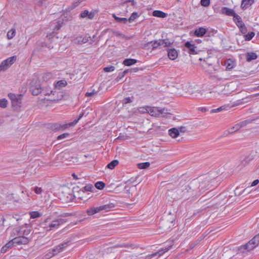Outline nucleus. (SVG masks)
<instances>
[{
    "label": "nucleus",
    "instance_id": "f257e3e1",
    "mask_svg": "<svg viewBox=\"0 0 259 259\" xmlns=\"http://www.w3.org/2000/svg\"><path fill=\"white\" fill-rule=\"evenodd\" d=\"M44 223H50L49 227H57L63 225L67 222V219L62 217H55V214H51L47 217L44 221Z\"/></svg>",
    "mask_w": 259,
    "mask_h": 259
},
{
    "label": "nucleus",
    "instance_id": "f03ea898",
    "mask_svg": "<svg viewBox=\"0 0 259 259\" xmlns=\"http://www.w3.org/2000/svg\"><path fill=\"white\" fill-rule=\"evenodd\" d=\"M259 244V233L245 245L240 246L239 250L242 252L252 250Z\"/></svg>",
    "mask_w": 259,
    "mask_h": 259
},
{
    "label": "nucleus",
    "instance_id": "7ed1b4c3",
    "mask_svg": "<svg viewBox=\"0 0 259 259\" xmlns=\"http://www.w3.org/2000/svg\"><path fill=\"white\" fill-rule=\"evenodd\" d=\"M63 22L61 20H55L51 22L50 28L53 30L52 33L47 34V38L50 40H53L54 38H58L56 36L57 31L62 26Z\"/></svg>",
    "mask_w": 259,
    "mask_h": 259
},
{
    "label": "nucleus",
    "instance_id": "20e7f679",
    "mask_svg": "<svg viewBox=\"0 0 259 259\" xmlns=\"http://www.w3.org/2000/svg\"><path fill=\"white\" fill-rule=\"evenodd\" d=\"M115 247H125L127 248L134 249L136 247V245L134 244L131 243H121L120 244H118L115 246L108 248L107 250L103 254V257L104 259H112L114 257V256L112 255L110 256L109 253H111L113 252V250L114 249Z\"/></svg>",
    "mask_w": 259,
    "mask_h": 259
},
{
    "label": "nucleus",
    "instance_id": "39448f33",
    "mask_svg": "<svg viewBox=\"0 0 259 259\" xmlns=\"http://www.w3.org/2000/svg\"><path fill=\"white\" fill-rule=\"evenodd\" d=\"M17 56L14 55L3 60L0 64V72L9 69L17 60Z\"/></svg>",
    "mask_w": 259,
    "mask_h": 259
},
{
    "label": "nucleus",
    "instance_id": "423d86ee",
    "mask_svg": "<svg viewBox=\"0 0 259 259\" xmlns=\"http://www.w3.org/2000/svg\"><path fill=\"white\" fill-rule=\"evenodd\" d=\"M23 228H15L14 229L13 231L17 232V234L16 235L18 236L13 239L15 244H25L27 242V239L21 236L22 234L21 233L20 230Z\"/></svg>",
    "mask_w": 259,
    "mask_h": 259
},
{
    "label": "nucleus",
    "instance_id": "0eeeda50",
    "mask_svg": "<svg viewBox=\"0 0 259 259\" xmlns=\"http://www.w3.org/2000/svg\"><path fill=\"white\" fill-rule=\"evenodd\" d=\"M8 97L11 101L12 106L14 107H20L21 104L22 95L21 94L16 95L12 93L8 94Z\"/></svg>",
    "mask_w": 259,
    "mask_h": 259
},
{
    "label": "nucleus",
    "instance_id": "6e6552de",
    "mask_svg": "<svg viewBox=\"0 0 259 259\" xmlns=\"http://www.w3.org/2000/svg\"><path fill=\"white\" fill-rule=\"evenodd\" d=\"M252 121L251 120H246L242 121L238 123H237L234 126H233L231 128L228 130L229 134H232L239 130H240L241 127L245 126L248 124L251 123Z\"/></svg>",
    "mask_w": 259,
    "mask_h": 259
},
{
    "label": "nucleus",
    "instance_id": "1a4fd4ad",
    "mask_svg": "<svg viewBox=\"0 0 259 259\" xmlns=\"http://www.w3.org/2000/svg\"><path fill=\"white\" fill-rule=\"evenodd\" d=\"M184 46L186 48L185 50L190 55H196L198 53V51L196 50V47L195 44H192L191 42L188 41L185 43Z\"/></svg>",
    "mask_w": 259,
    "mask_h": 259
},
{
    "label": "nucleus",
    "instance_id": "9d476101",
    "mask_svg": "<svg viewBox=\"0 0 259 259\" xmlns=\"http://www.w3.org/2000/svg\"><path fill=\"white\" fill-rule=\"evenodd\" d=\"M74 125H75V124L74 123V122L73 121L68 123L63 124H59V123H55L53 125V128L54 130H58V131L59 130H64L69 127L70 126H74Z\"/></svg>",
    "mask_w": 259,
    "mask_h": 259
},
{
    "label": "nucleus",
    "instance_id": "9b49d317",
    "mask_svg": "<svg viewBox=\"0 0 259 259\" xmlns=\"http://www.w3.org/2000/svg\"><path fill=\"white\" fill-rule=\"evenodd\" d=\"M167 52L168 57L170 60H175L178 57V52L174 48L167 49Z\"/></svg>",
    "mask_w": 259,
    "mask_h": 259
},
{
    "label": "nucleus",
    "instance_id": "f8f14e48",
    "mask_svg": "<svg viewBox=\"0 0 259 259\" xmlns=\"http://www.w3.org/2000/svg\"><path fill=\"white\" fill-rule=\"evenodd\" d=\"M172 245L173 244L171 243L169 245H168V246L165 247V248L159 250L157 252H156L154 253L151 254L150 256H151V257L156 255H158L159 256H160L162 254H163L164 252L169 250L172 247Z\"/></svg>",
    "mask_w": 259,
    "mask_h": 259
},
{
    "label": "nucleus",
    "instance_id": "ddd939ff",
    "mask_svg": "<svg viewBox=\"0 0 259 259\" xmlns=\"http://www.w3.org/2000/svg\"><path fill=\"white\" fill-rule=\"evenodd\" d=\"M222 12L223 14H225L229 16H233V18H234V16L236 15H237L234 11V10L227 8V7H224L222 9Z\"/></svg>",
    "mask_w": 259,
    "mask_h": 259
},
{
    "label": "nucleus",
    "instance_id": "4468645a",
    "mask_svg": "<svg viewBox=\"0 0 259 259\" xmlns=\"http://www.w3.org/2000/svg\"><path fill=\"white\" fill-rule=\"evenodd\" d=\"M254 3V0H242L241 4V8L245 10L250 7Z\"/></svg>",
    "mask_w": 259,
    "mask_h": 259
},
{
    "label": "nucleus",
    "instance_id": "2eb2a0df",
    "mask_svg": "<svg viewBox=\"0 0 259 259\" xmlns=\"http://www.w3.org/2000/svg\"><path fill=\"white\" fill-rule=\"evenodd\" d=\"M206 32V29L204 27H199L195 30L194 34L197 37L203 36Z\"/></svg>",
    "mask_w": 259,
    "mask_h": 259
},
{
    "label": "nucleus",
    "instance_id": "dca6fc26",
    "mask_svg": "<svg viewBox=\"0 0 259 259\" xmlns=\"http://www.w3.org/2000/svg\"><path fill=\"white\" fill-rule=\"evenodd\" d=\"M226 70H230L233 69L235 66V63L232 60L229 59L227 60L225 62Z\"/></svg>",
    "mask_w": 259,
    "mask_h": 259
},
{
    "label": "nucleus",
    "instance_id": "f3484780",
    "mask_svg": "<svg viewBox=\"0 0 259 259\" xmlns=\"http://www.w3.org/2000/svg\"><path fill=\"white\" fill-rule=\"evenodd\" d=\"M234 21L236 23V25L239 28H241V27L245 25L243 22L242 20V19L240 16L238 15H236L234 16L233 18Z\"/></svg>",
    "mask_w": 259,
    "mask_h": 259
},
{
    "label": "nucleus",
    "instance_id": "a211bd4d",
    "mask_svg": "<svg viewBox=\"0 0 259 259\" xmlns=\"http://www.w3.org/2000/svg\"><path fill=\"white\" fill-rule=\"evenodd\" d=\"M99 207L101 211H104L105 212H107L110 210L112 208H114V205L112 203H110L108 204L100 206Z\"/></svg>",
    "mask_w": 259,
    "mask_h": 259
},
{
    "label": "nucleus",
    "instance_id": "6ab92c4d",
    "mask_svg": "<svg viewBox=\"0 0 259 259\" xmlns=\"http://www.w3.org/2000/svg\"><path fill=\"white\" fill-rule=\"evenodd\" d=\"M169 136L172 138H176L179 135V131L177 128L174 127L168 130Z\"/></svg>",
    "mask_w": 259,
    "mask_h": 259
},
{
    "label": "nucleus",
    "instance_id": "aec40b11",
    "mask_svg": "<svg viewBox=\"0 0 259 259\" xmlns=\"http://www.w3.org/2000/svg\"><path fill=\"white\" fill-rule=\"evenodd\" d=\"M251 100V97H247L245 98H243L241 99L235 101L234 105L236 106H238L239 105L244 104L245 103H246L249 101H250Z\"/></svg>",
    "mask_w": 259,
    "mask_h": 259
},
{
    "label": "nucleus",
    "instance_id": "412c9836",
    "mask_svg": "<svg viewBox=\"0 0 259 259\" xmlns=\"http://www.w3.org/2000/svg\"><path fill=\"white\" fill-rule=\"evenodd\" d=\"M138 62V60L135 59L128 58L125 59L123 61V64L126 66H130L135 64Z\"/></svg>",
    "mask_w": 259,
    "mask_h": 259
},
{
    "label": "nucleus",
    "instance_id": "4be33fe9",
    "mask_svg": "<svg viewBox=\"0 0 259 259\" xmlns=\"http://www.w3.org/2000/svg\"><path fill=\"white\" fill-rule=\"evenodd\" d=\"M153 16L163 18L166 17L167 14L159 10H155L153 12Z\"/></svg>",
    "mask_w": 259,
    "mask_h": 259
},
{
    "label": "nucleus",
    "instance_id": "5701e85b",
    "mask_svg": "<svg viewBox=\"0 0 259 259\" xmlns=\"http://www.w3.org/2000/svg\"><path fill=\"white\" fill-rule=\"evenodd\" d=\"M101 211L99 206L93 207L87 210V213L89 215H94L95 213Z\"/></svg>",
    "mask_w": 259,
    "mask_h": 259
},
{
    "label": "nucleus",
    "instance_id": "b1692460",
    "mask_svg": "<svg viewBox=\"0 0 259 259\" xmlns=\"http://www.w3.org/2000/svg\"><path fill=\"white\" fill-rule=\"evenodd\" d=\"M101 211L99 206L93 207L87 210V213L89 215H94L95 213Z\"/></svg>",
    "mask_w": 259,
    "mask_h": 259
},
{
    "label": "nucleus",
    "instance_id": "393cba45",
    "mask_svg": "<svg viewBox=\"0 0 259 259\" xmlns=\"http://www.w3.org/2000/svg\"><path fill=\"white\" fill-rule=\"evenodd\" d=\"M160 46H162L163 47H170L173 44V41H170L169 39H167V38L163 39H160Z\"/></svg>",
    "mask_w": 259,
    "mask_h": 259
},
{
    "label": "nucleus",
    "instance_id": "a878e982",
    "mask_svg": "<svg viewBox=\"0 0 259 259\" xmlns=\"http://www.w3.org/2000/svg\"><path fill=\"white\" fill-rule=\"evenodd\" d=\"M67 81L65 80H60L58 81L55 84V88L60 90L62 87H65L67 85Z\"/></svg>",
    "mask_w": 259,
    "mask_h": 259
},
{
    "label": "nucleus",
    "instance_id": "bb28decb",
    "mask_svg": "<svg viewBox=\"0 0 259 259\" xmlns=\"http://www.w3.org/2000/svg\"><path fill=\"white\" fill-rule=\"evenodd\" d=\"M31 219H36L42 215V213L38 211H32L29 212Z\"/></svg>",
    "mask_w": 259,
    "mask_h": 259
},
{
    "label": "nucleus",
    "instance_id": "cd10ccee",
    "mask_svg": "<svg viewBox=\"0 0 259 259\" xmlns=\"http://www.w3.org/2000/svg\"><path fill=\"white\" fill-rule=\"evenodd\" d=\"M42 92L43 94L45 95H50L52 94H54V93H53L54 92L53 91H51L50 93H49V92L46 93L44 90H41V89L40 88L37 89V90L36 91H33L32 93L33 95H37L39 93H42Z\"/></svg>",
    "mask_w": 259,
    "mask_h": 259
},
{
    "label": "nucleus",
    "instance_id": "c85d7f7f",
    "mask_svg": "<svg viewBox=\"0 0 259 259\" xmlns=\"http://www.w3.org/2000/svg\"><path fill=\"white\" fill-rule=\"evenodd\" d=\"M247 61L250 62L253 60H255L257 58V56L256 53L250 52L248 53L246 55Z\"/></svg>",
    "mask_w": 259,
    "mask_h": 259
},
{
    "label": "nucleus",
    "instance_id": "c756f323",
    "mask_svg": "<svg viewBox=\"0 0 259 259\" xmlns=\"http://www.w3.org/2000/svg\"><path fill=\"white\" fill-rule=\"evenodd\" d=\"M16 35V30L15 28H12L8 31L7 34V37L8 39H12Z\"/></svg>",
    "mask_w": 259,
    "mask_h": 259
},
{
    "label": "nucleus",
    "instance_id": "7c9ffc66",
    "mask_svg": "<svg viewBox=\"0 0 259 259\" xmlns=\"http://www.w3.org/2000/svg\"><path fill=\"white\" fill-rule=\"evenodd\" d=\"M255 35V33L253 31H250L246 33L244 35V38L245 40L249 41Z\"/></svg>",
    "mask_w": 259,
    "mask_h": 259
},
{
    "label": "nucleus",
    "instance_id": "2f4dec72",
    "mask_svg": "<svg viewBox=\"0 0 259 259\" xmlns=\"http://www.w3.org/2000/svg\"><path fill=\"white\" fill-rule=\"evenodd\" d=\"M118 163L119 162L117 160H113L107 164V167L109 169H113L118 165Z\"/></svg>",
    "mask_w": 259,
    "mask_h": 259
},
{
    "label": "nucleus",
    "instance_id": "473e14b6",
    "mask_svg": "<svg viewBox=\"0 0 259 259\" xmlns=\"http://www.w3.org/2000/svg\"><path fill=\"white\" fill-rule=\"evenodd\" d=\"M105 184L102 181H98L95 184V187L99 190H102L105 187Z\"/></svg>",
    "mask_w": 259,
    "mask_h": 259
},
{
    "label": "nucleus",
    "instance_id": "72a5a7b5",
    "mask_svg": "<svg viewBox=\"0 0 259 259\" xmlns=\"http://www.w3.org/2000/svg\"><path fill=\"white\" fill-rule=\"evenodd\" d=\"M150 44H153L152 50L158 48L161 46L160 39L151 41Z\"/></svg>",
    "mask_w": 259,
    "mask_h": 259
},
{
    "label": "nucleus",
    "instance_id": "f704fd0d",
    "mask_svg": "<svg viewBox=\"0 0 259 259\" xmlns=\"http://www.w3.org/2000/svg\"><path fill=\"white\" fill-rule=\"evenodd\" d=\"M150 166V163L149 162H145L143 163H140L138 164V167L140 169H145Z\"/></svg>",
    "mask_w": 259,
    "mask_h": 259
},
{
    "label": "nucleus",
    "instance_id": "c9c22d12",
    "mask_svg": "<svg viewBox=\"0 0 259 259\" xmlns=\"http://www.w3.org/2000/svg\"><path fill=\"white\" fill-rule=\"evenodd\" d=\"M139 16L138 13H137V12H133L132 14V15L130 16V17L129 18V19L127 20V21H128L129 22L131 23L133 21H134L135 20L137 19L139 17Z\"/></svg>",
    "mask_w": 259,
    "mask_h": 259
},
{
    "label": "nucleus",
    "instance_id": "e433bc0d",
    "mask_svg": "<svg viewBox=\"0 0 259 259\" xmlns=\"http://www.w3.org/2000/svg\"><path fill=\"white\" fill-rule=\"evenodd\" d=\"M148 113L151 116H156L157 115L156 109L154 107H149L148 108Z\"/></svg>",
    "mask_w": 259,
    "mask_h": 259
},
{
    "label": "nucleus",
    "instance_id": "4c0bfd02",
    "mask_svg": "<svg viewBox=\"0 0 259 259\" xmlns=\"http://www.w3.org/2000/svg\"><path fill=\"white\" fill-rule=\"evenodd\" d=\"M113 17L114 18L115 20L118 22H123V23H126L127 21V19L126 18H120L117 17L114 14L113 15Z\"/></svg>",
    "mask_w": 259,
    "mask_h": 259
},
{
    "label": "nucleus",
    "instance_id": "58836bf2",
    "mask_svg": "<svg viewBox=\"0 0 259 259\" xmlns=\"http://www.w3.org/2000/svg\"><path fill=\"white\" fill-rule=\"evenodd\" d=\"M8 105V101L6 99H0V107L5 108L7 107Z\"/></svg>",
    "mask_w": 259,
    "mask_h": 259
},
{
    "label": "nucleus",
    "instance_id": "ea45409f",
    "mask_svg": "<svg viewBox=\"0 0 259 259\" xmlns=\"http://www.w3.org/2000/svg\"><path fill=\"white\" fill-rule=\"evenodd\" d=\"M133 102V100L131 97H126L122 100V104L123 106H125L127 104Z\"/></svg>",
    "mask_w": 259,
    "mask_h": 259
},
{
    "label": "nucleus",
    "instance_id": "a19ab883",
    "mask_svg": "<svg viewBox=\"0 0 259 259\" xmlns=\"http://www.w3.org/2000/svg\"><path fill=\"white\" fill-rule=\"evenodd\" d=\"M225 109V107L224 106H221L218 108L212 109L210 111V113H218V112H221V111L224 110Z\"/></svg>",
    "mask_w": 259,
    "mask_h": 259
},
{
    "label": "nucleus",
    "instance_id": "79ce46f5",
    "mask_svg": "<svg viewBox=\"0 0 259 259\" xmlns=\"http://www.w3.org/2000/svg\"><path fill=\"white\" fill-rule=\"evenodd\" d=\"M103 70L106 72H112L115 70V67L113 66H107L105 67Z\"/></svg>",
    "mask_w": 259,
    "mask_h": 259
},
{
    "label": "nucleus",
    "instance_id": "37998d69",
    "mask_svg": "<svg viewBox=\"0 0 259 259\" xmlns=\"http://www.w3.org/2000/svg\"><path fill=\"white\" fill-rule=\"evenodd\" d=\"M200 4L203 7H208L210 5V0H201Z\"/></svg>",
    "mask_w": 259,
    "mask_h": 259
},
{
    "label": "nucleus",
    "instance_id": "c03bdc74",
    "mask_svg": "<svg viewBox=\"0 0 259 259\" xmlns=\"http://www.w3.org/2000/svg\"><path fill=\"white\" fill-rule=\"evenodd\" d=\"M149 106L141 107L139 108V111L142 113H148Z\"/></svg>",
    "mask_w": 259,
    "mask_h": 259
},
{
    "label": "nucleus",
    "instance_id": "a18cd8bd",
    "mask_svg": "<svg viewBox=\"0 0 259 259\" xmlns=\"http://www.w3.org/2000/svg\"><path fill=\"white\" fill-rule=\"evenodd\" d=\"M82 39V35L78 36L75 38L73 39V41L75 44H82V42H80Z\"/></svg>",
    "mask_w": 259,
    "mask_h": 259
},
{
    "label": "nucleus",
    "instance_id": "49530a36",
    "mask_svg": "<svg viewBox=\"0 0 259 259\" xmlns=\"http://www.w3.org/2000/svg\"><path fill=\"white\" fill-rule=\"evenodd\" d=\"M60 247H59V246H57L55 248L53 249V255H55V254H57L58 253H59L62 251L61 249H60Z\"/></svg>",
    "mask_w": 259,
    "mask_h": 259
},
{
    "label": "nucleus",
    "instance_id": "de8ad7c7",
    "mask_svg": "<svg viewBox=\"0 0 259 259\" xmlns=\"http://www.w3.org/2000/svg\"><path fill=\"white\" fill-rule=\"evenodd\" d=\"M33 190L34 192L37 194H41L42 192V190L40 187H35L33 188Z\"/></svg>",
    "mask_w": 259,
    "mask_h": 259
},
{
    "label": "nucleus",
    "instance_id": "09e8293b",
    "mask_svg": "<svg viewBox=\"0 0 259 259\" xmlns=\"http://www.w3.org/2000/svg\"><path fill=\"white\" fill-rule=\"evenodd\" d=\"M240 32L243 35H245L247 31L246 27L244 25L239 28Z\"/></svg>",
    "mask_w": 259,
    "mask_h": 259
},
{
    "label": "nucleus",
    "instance_id": "8fccbe9b",
    "mask_svg": "<svg viewBox=\"0 0 259 259\" xmlns=\"http://www.w3.org/2000/svg\"><path fill=\"white\" fill-rule=\"evenodd\" d=\"M68 136H69L68 133H64L63 134H61V135L58 136L57 137V140H60L65 139V138L68 137Z\"/></svg>",
    "mask_w": 259,
    "mask_h": 259
},
{
    "label": "nucleus",
    "instance_id": "3c124183",
    "mask_svg": "<svg viewBox=\"0 0 259 259\" xmlns=\"http://www.w3.org/2000/svg\"><path fill=\"white\" fill-rule=\"evenodd\" d=\"M68 243H69V242H63V243H61V244L58 245V246H59V247L61 248L60 249L62 251L64 248L66 247L68 245Z\"/></svg>",
    "mask_w": 259,
    "mask_h": 259
},
{
    "label": "nucleus",
    "instance_id": "603ef678",
    "mask_svg": "<svg viewBox=\"0 0 259 259\" xmlns=\"http://www.w3.org/2000/svg\"><path fill=\"white\" fill-rule=\"evenodd\" d=\"M68 243H69V242H63V243H61V244L58 245V246H59V247L61 248L60 249L62 251L64 248L66 247L68 245Z\"/></svg>",
    "mask_w": 259,
    "mask_h": 259
},
{
    "label": "nucleus",
    "instance_id": "864d4df0",
    "mask_svg": "<svg viewBox=\"0 0 259 259\" xmlns=\"http://www.w3.org/2000/svg\"><path fill=\"white\" fill-rule=\"evenodd\" d=\"M83 112H81V113L79 114L78 117L74 119L73 122H74V123L75 124V125L78 122V121L82 117V116H83Z\"/></svg>",
    "mask_w": 259,
    "mask_h": 259
},
{
    "label": "nucleus",
    "instance_id": "5fc2aeb1",
    "mask_svg": "<svg viewBox=\"0 0 259 259\" xmlns=\"http://www.w3.org/2000/svg\"><path fill=\"white\" fill-rule=\"evenodd\" d=\"M89 14V12L88 10H84L80 13V17L82 18H85L88 16V14Z\"/></svg>",
    "mask_w": 259,
    "mask_h": 259
},
{
    "label": "nucleus",
    "instance_id": "6e6d98bb",
    "mask_svg": "<svg viewBox=\"0 0 259 259\" xmlns=\"http://www.w3.org/2000/svg\"><path fill=\"white\" fill-rule=\"evenodd\" d=\"M97 93V92L95 90H93L91 92H87L85 95L86 97H91L94 95L96 94Z\"/></svg>",
    "mask_w": 259,
    "mask_h": 259
},
{
    "label": "nucleus",
    "instance_id": "4d7b16f0",
    "mask_svg": "<svg viewBox=\"0 0 259 259\" xmlns=\"http://www.w3.org/2000/svg\"><path fill=\"white\" fill-rule=\"evenodd\" d=\"M15 244L14 241H13V240H11V241H10L9 242H8L6 245L5 246H7L8 249L11 248L13 245Z\"/></svg>",
    "mask_w": 259,
    "mask_h": 259
},
{
    "label": "nucleus",
    "instance_id": "13d9d810",
    "mask_svg": "<svg viewBox=\"0 0 259 259\" xmlns=\"http://www.w3.org/2000/svg\"><path fill=\"white\" fill-rule=\"evenodd\" d=\"M47 1V0H40L38 2L37 5L40 6H45V7H46L45 4Z\"/></svg>",
    "mask_w": 259,
    "mask_h": 259
},
{
    "label": "nucleus",
    "instance_id": "bf43d9fd",
    "mask_svg": "<svg viewBox=\"0 0 259 259\" xmlns=\"http://www.w3.org/2000/svg\"><path fill=\"white\" fill-rule=\"evenodd\" d=\"M198 110L202 112H205L208 110V108L206 107H200L198 108Z\"/></svg>",
    "mask_w": 259,
    "mask_h": 259
},
{
    "label": "nucleus",
    "instance_id": "052dcab7",
    "mask_svg": "<svg viewBox=\"0 0 259 259\" xmlns=\"http://www.w3.org/2000/svg\"><path fill=\"white\" fill-rule=\"evenodd\" d=\"M81 40L82 41H81L80 42H82V44H85L89 41V37L87 36H82Z\"/></svg>",
    "mask_w": 259,
    "mask_h": 259
},
{
    "label": "nucleus",
    "instance_id": "680f3d73",
    "mask_svg": "<svg viewBox=\"0 0 259 259\" xmlns=\"http://www.w3.org/2000/svg\"><path fill=\"white\" fill-rule=\"evenodd\" d=\"M93 188V187L92 185H87V186H85L84 187V189L86 191H92V189Z\"/></svg>",
    "mask_w": 259,
    "mask_h": 259
},
{
    "label": "nucleus",
    "instance_id": "e2e57ef3",
    "mask_svg": "<svg viewBox=\"0 0 259 259\" xmlns=\"http://www.w3.org/2000/svg\"><path fill=\"white\" fill-rule=\"evenodd\" d=\"M150 41L147 42L145 45V47L147 48L148 49H151L152 50L153 47V44H150Z\"/></svg>",
    "mask_w": 259,
    "mask_h": 259
},
{
    "label": "nucleus",
    "instance_id": "0e129e2a",
    "mask_svg": "<svg viewBox=\"0 0 259 259\" xmlns=\"http://www.w3.org/2000/svg\"><path fill=\"white\" fill-rule=\"evenodd\" d=\"M258 183H259V180L258 179L255 180L252 182L250 186L251 187L255 186L257 185Z\"/></svg>",
    "mask_w": 259,
    "mask_h": 259
},
{
    "label": "nucleus",
    "instance_id": "69168bd1",
    "mask_svg": "<svg viewBox=\"0 0 259 259\" xmlns=\"http://www.w3.org/2000/svg\"><path fill=\"white\" fill-rule=\"evenodd\" d=\"M5 219L3 216L0 215V226H4Z\"/></svg>",
    "mask_w": 259,
    "mask_h": 259
},
{
    "label": "nucleus",
    "instance_id": "338daca9",
    "mask_svg": "<svg viewBox=\"0 0 259 259\" xmlns=\"http://www.w3.org/2000/svg\"><path fill=\"white\" fill-rule=\"evenodd\" d=\"M8 249V248L4 245L1 249V253H5Z\"/></svg>",
    "mask_w": 259,
    "mask_h": 259
},
{
    "label": "nucleus",
    "instance_id": "774afa93",
    "mask_svg": "<svg viewBox=\"0 0 259 259\" xmlns=\"http://www.w3.org/2000/svg\"><path fill=\"white\" fill-rule=\"evenodd\" d=\"M52 76V74L50 73H47L44 74V79H45L46 78H50Z\"/></svg>",
    "mask_w": 259,
    "mask_h": 259
}]
</instances>
